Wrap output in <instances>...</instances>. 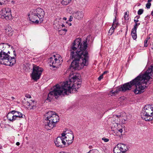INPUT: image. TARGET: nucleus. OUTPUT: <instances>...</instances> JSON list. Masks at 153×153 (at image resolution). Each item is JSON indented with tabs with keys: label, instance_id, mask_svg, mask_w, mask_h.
Masks as SVG:
<instances>
[{
	"label": "nucleus",
	"instance_id": "obj_46",
	"mask_svg": "<svg viewBox=\"0 0 153 153\" xmlns=\"http://www.w3.org/2000/svg\"><path fill=\"white\" fill-rule=\"evenodd\" d=\"M16 144L17 146H19L20 145V143L19 142H17L16 143Z\"/></svg>",
	"mask_w": 153,
	"mask_h": 153
},
{
	"label": "nucleus",
	"instance_id": "obj_5",
	"mask_svg": "<svg viewBox=\"0 0 153 153\" xmlns=\"http://www.w3.org/2000/svg\"><path fill=\"white\" fill-rule=\"evenodd\" d=\"M45 118L44 121L45 127L48 130L53 128L59 120V116L53 111H48L45 114Z\"/></svg>",
	"mask_w": 153,
	"mask_h": 153
},
{
	"label": "nucleus",
	"instance_id": "obj_51",
	"mask_svg": "<svg viewBox=\"0 0 153 153\" xmlns=\"http://www.w3.org/2000/svg\"><path fill=\"white\" fill-rule=\"evenodd\" d=\"M89 148L90 149H91L92 148V146H89Z\"/></svg>",
	"mask_w": 153,
	"mask_h": 153
},
{
	"label": "nucleus",
	"instance_id": "obj_37",
	"mask_svg": "<svg viewBox=\"0 0 153 153\" xmlns=\"http://www.w3.org/2000/svg\"><path fill=\"white\" fill-rule=\"evenodd\" d=\"M20 114H21L22 115V116H23V114L20 112H19V111H17V113H16V114L15 115H20ZM23 117H22V118Z\"/></svg>",
	"mask_w": 153,
	"mask_h": 153
},
{
	"label": "nucleus",
	"instance_id": "obj_1",
	"mask_svg": "<svg viewBox=\"0 0 153 153\" xmlns=\"http://www.w3.org/2000/svg\"><path fill=\"white\" fill-rule=\"evenodd\" d=\"M87 47L86 42L81 43V39L79 38L74 41L71 47V58L73 60L71 65V68L79 70L84 66L88 64L89 56L86 51Z\"/></svg>",
	"mask_w": 153,
	"mask_h": 153
},
{
	"label": "nucleus",
	"instance_id": "obj_4",
	"mask_svg": "<svg viewBox=\"0 0 153 153\" xmlns=\"http://www.w3.org/2000/svg\"><path fill=\"white\" fill-rule=\"evenodd\" d=\"M9 44L6 43H2L0 44V63L6 65L12 66L15 64L16 60L15 57H11L8 53H10V52L7 53L5 52L6 47L9 48Z\"/></svg>",
	"mask_w": 153,
	"mask_h": 153
},
{
	"label": "nucleus",
	"instance_id": "obj_26",
	"mask_svg": "<svg viewBox=\"0 0 153 153\" xmlns=\"http://www.w3.org/2000/svg\"><path fill=\"white\" fill-rule=\"evenodd\" d=\"M115 28L111 27L108 32V35H111L114 31V30Z\"/></svg>",
	"mask_w": 153,
	"mask_h": 153
},
{
	"label": "nucleus",
	"instance_id": "obj_6",
	"mask_svg": "<svg viewBox=\"0 0 153 153\" xmlns=\"http://www.w3.org/2000/svg\"><path fill=\"white\" fill-rule=\"evenodd\" d=\"M141 117L143 119L146 121H150L153 120V105H145L142 110Z\"/></svg>",
	"mask_w": 153,
	"mask_h": 153
},
{
	"label": "nucleus",
	"instance_id": "obj_17",
	"mask_svg": "<svg viewBox=\"0 0 153 153\" xmlns=\"http://www.w3.org/2000/svg\"><path fill=\"white\" fill-rule=\"evenodd\" d=\"M61 18L56 19L54 22V27L56 29H58L59 31H61L60 29L61 28Z\"/></svg>",
	"mask_w": 153,
	"mask_h": 153
},
{
	"label": "nucleus",
	"instance_id": "obj_39",
	"mask_svg": "<svg viewBox=\"0 0 153 153\" xmlns=\"http://www.w3.org/2000/svg\"><path fill=\"white\" fill-rule=\"evenodd\" d=\"M134 22L135 23H137L139 21L138 19H135L134 20Z\"/></svg>",
	"mask_w": 153,
	"mask_h": 153
},
{
	"label": "nucleus",
	"instance_id": "obj_38",
	"mask_svg": "<svg viewBox=\"0 0 153 153\" xmlns=\"http://www.w3.org/2000/svg\"><path fill=\"white\" fill-rule=\"evenodd\" d=\"M26 97H27V98H28L29 99L31 98V96L29 94L26 95Z\"/></svg>",
	"mask_w": 153,
	"mask_h": 153
},
{
	"label": "nucleus",
	"instance_id": "obj_25",
	"mask_svg": "<svg viewBox=\"0 0 153 153\" xmlns=\"http://www.w3.org/2000/svg\"><path fill=\"white\" fill-rule=\"evenodd\" d=\"M72 0H62L61 3L62 4L67 5L70 3Z\"/></svg>",
	"mask_w": 153,
	"mask_h": 153
},
{
	"label": "nucleus",
	"instance_id": "obj_28",
	"mask_svg": "<svg viewBox=\"0 0 153 153\" xmlns=\"http://www.w3.org/2000/svg\"><path fill=\"white\" fill-rule=\"evenodd\" d=\"M135 25L134 26L133 28L132 29L135 30H137V28L138 26L140 25V23H135Z\"/></svg>",
	"mask_w": 153,
	"mask_h": 153
},
{
	"label": "nucleus",
	"instance_id": "obj_52",
	"mask_svg": "<svg viewBox=\"0 0 153 153\" xmlns=\"http://www.w3.org/2000/svg\"><path fill=\"white\" fill-rule=\"evenodd\" d=\"M152 0H148V2H151L152 1Z\"/></svg>",
	"mask_w": 153,
	"mask_h": 153
},
{
	"label": "nucleus",
	"instance_id": "obj_41",
	"mask_svg": "<svg viewBox=\"0 0 153 153\" xmlns=\"http://www.w3.org/2000/svg\"><path fill=\"white\" fill-rule=\"evenodd\" d=\"M126 121V120L125 119H124V120H122V123H125V122Z\"/></svg>",
	"mask_w": 153,
	"mask_h": 153
},
{
	"label": "nucleus",
	"instance_id": "obj_12",
	"mask_svg": "<svg viewBox=\"0 0 153 153\" xmlns=\"http://www.w3.org/2000/svg\"><path fill=\"white\" fill-rule=\"evenodd\" d=\"M54 143L57 147L62 148L68 146V144H66V142L64 140L63 137L62 136L61 137H58L55 140Z\"/></svg>",
	"mask_w": 153,
	"mask_h": 153
},
{
	"label": "nucleus",
	"instance_id": "obj_11",
	"mask_svg": "<svg viewBox=\"0 0 153 153\" xmlns=\"http://www.w3.org/2000/svg\"><path fill=\"white\" fill-rule=\"evenodd\" d=\"M1 17L5 18L7 20H9L12 18L11 10L10 8H3L0 12Z\"/></svg>",
	"mask_w": 153,
	"mask_h": 153
},
{
	"label": "nucleus",
	"instance_id": "obj_43",
	"mask_svg": "<svg viewBox=\"0 0 153 153\" xmlns=\"http://www.w3.org/2000/svg\"><path fill=\"white\" fill-rule=\"evenodd\" d=\"M61 30H61H63V31H65V32H66L67 31V30L65 29V28H64V29H62Z\"/></svg>",
	"mask_w": 153,
	"mask_h": 153
},
{
	"label": "nucleus",
	"instance_id": "obj_35",
	"mask_svg": "<svg viewBox=\"0 0 153 153\" xmlns=\"http://www.w3.org/2000/svg\"><path fill=\"white\" fill-rule=\"evenodd\" d=\"M17 111H16L15 110H13L12 111H10V113H11L13 115L15 113H17Z\"/></svg>",
	"mask_w": 153,
	"mask_h": 153
},
{
	"label": "nucleus",
	"instance_id": "obj_56",
	"mask_svg": "<svg viewBox=\"0 0 153 153\" xmlns=\"http://www.w3.org/2000/svg\"><path fill=\"white\" fill-rule=\"evenodd\" d=\"M71 23H70L69 25L71 26Z\"/></svg>",
	"mask_w": 153,
	"mask_h": 153
},
{
	"label": "nucleus",
	"instance_id": "obj_2",
	"mask_svg": "<svg viewBox=\"0 0 153 153\" xmlns=\"http://www.w3.org/2000/svg\"><path fill=\"white\" fill-rule=\"evenodd\" d=\"M70 74L69 81H66L62 83L57 84L53 87V90L50 91L48 96L47 100L49 101L54 97L57 99L59 96H64L73 93V90L76 91L80 87L81 80L76 74L72 73Z\"/></svg>",
	"mask_w": 153,
	"mask_h": 153
},
{
	"label": "nucleus",
	"instance_id": "obj_10",
	"mask_svg": "<svg viewBox=\"0 0 153 153\" xmlns=\"http://www.w3.org/2000/svg\"><path fill=\"white\" fill-rule=\"evenodd\" d=\"M127 146L122 143H118L114 147L113 151L114 153H125L128 150Z\"/></svg>",
	"mask_w": 153,
	"mask_h": 153
},
{
	"label": "nucleus",
	"instance_id": "obj_22",
	"mask_svg": "<svg viewBox=\"0 0 153 153\" xmlns=\"http://www.w3.org/2000/svg\"><path fill=\"white\" fill-rule=\"evenodd\" d=\"M131 35L133 39L134 40L136 39L137 38L136 30L132 29L131 31Z\"/></svg>",
	"mask_w": 153,
	"mask_h": 153
},
{
	"label": "nucleus",
	"instance_id": "obj_31",
	"mask_svg": "<svg viewBox=\"0 0 153 153\" xmlns=\"http://www.w3.org/2000/svg\"><path fill=\"white\" fill-rule=\"evenodd\" d=\"M143 12V9H139V10L137 11V13L138 15H140L142 14Z\"/></svg>",
	"mask_w": 153,
	"mask_h": 153
},
{
	"label": "nucleus",
	"instance_id": "obj_20",
	"mask_svg": "<svg viewBox=\"0 0 153 153\" xmlns=\"http://www.w3.org/2000/svg\"><path fill=\"white\" fill-rule=\"evenodd\" d=\"M122 127L119 124L117 128L116 129V131H115L113 133L114 134L117 136H120V134H121L123 131Z\"/></svg>",
	"mask_w": 153,
	"mask_h": 153
},
{
	"label": "nucleus",
	"instance_id": "obj_16",
	"mask_svg": "<svg viewBox=\"0 0 153 153\" xmlns=\"http://www.w3.org/2000/svg\"><path fill=\"white\" fill-rule=\"evenodd\" d=\"M37 16L39 18L40 23L43 20V18L45 15V12L41 8H38L34 10Z\"/></svg>",
	"mask_w": 153,
	"mask_h": 153
},
{
	"label": "nucleus",
	"instance_id": "obj_59",
	"mask_svg": "<svg viewBox=\"0 0 153 153\" xmlns=\"http://www.w3.org/2000/svg\"><path fill=\"white\" fill-rule=\"evenodd\" d=\"M152 48V49H153V48Z\"/></svg>",
	"mask_w": 153,
	"mask_h": 153
},
{
	"label": "nucleus",
	"instance_id": "obj_49",
	"mask_svg": "<svg viewBox=\"0 0 153 153\" xmlns=\"http://www.w3.org/2000/svg\"><path fill=\"white\" fill-rule=\"evenodd\" d=\"M13 53L15 56V57H16V52H15V51H13Z\"/></svg>",
	"mask_w": 153,
	"mask_h": 153
},
{
	"label": "nucleus",
	"instance_id": "obj_13",
	"mask_svg": "<svg viewBox=\"0 0 153 153\" xmlns=\"http://www.w3.org/2000/svg\"><path fill=\"white\" fill-rule=\"evenodd\" d=\"M30 20L32 22L36 24L39 23V18L37 16L34 10H32L30 12V14L29 15Z\"/></svg>",
	"mask_w": 153,
	"mask_h": 153
},
{
	"label": "nucleus",
	"instance_id": "obj_18",
	"mask_svg": "<svg viewBox=\"0 0 153 153\" xmlns=\"http://www.w3.org/2000/svg\"><path fill=\"white\" fill-rule=\"evenodd\" d=\"M74 17L78 20H81L82 19L84 16V14L82 11H78L73 14Z\"/></svg>",
	"mask_w": 153,
	"mask_h": 153
},
{
	"label": "nucleus",
	"instance_id": "obj_8",
	"mask_svg": "<svg viewBox=\"0 0 153 153\" xmlns=\"http://www.w3.org/2000/svg\"><path fill=\"white\" fill-rule=\"evenodd\" d=\"M43 71L42 68L36 65H33V72L31 74L32 79L34 81L39 79L42 74Z\"/></svg>",
	"mask_w": 153,
	"mask_h": 153
},
{
	"label": "nucleus",
	"instance_id": "obj_57",
	"mask_svg": "<svg viewBox=\"0 0 153 153\" xmlns=\"http://www.w3.org/2000/svg\"><path fill=\"white\" fill-rule=\"evenodd\" d=\"M0 4H1V5L2 4H1V3L0 2Z\"/></svg>",
	"mask_w": 153,
	"mask_h": 153
},
{
	"label": "nucleus",
	"instance_id": "obj_19",
	"mask_svg": "<svg viewBox=\"0 0 153 153\" xmlns=\"http://www.w3.org/2000/svg\"><path fill=\"white\" fill-rule=\"evenodd\" d=\"M5 32L9 36H11L13 34V29L10 26H7L5 29Z\"/></svg>",
	"mask_w": 153,
	"mask_h": 153
},
{
	"label": "nucleus",
	"instance_id": "obj_36",
	"mask_svg": "<svg viewBox=\"0 0 153 153\" xmlns=\"http://www.w3.org/2000/svg\"><path fill=\"white\" fill-rule=\"evenodd\" d=\"M103 74L101 75L98 78V79L100 81V80L101 79H102L103 78Z\"/></svg>",
	"mask_w": 153,
	"mask_h": 153
},
{
	"label": "nucleus",
	"instance_id": "obj_27",
	"mask_svg": "<svg viewBox=\"0 0 153 153\" xmlns=\"http://www.w3.org/2000/svg\"><path fill=\"white\" fill-rule=\"evenodd\" d=\"M118 23V22L115 19L113 21L112 27L115 28Z\"/></svg>",
	"mask_w": 153,
	"mask_h": 153
},
{
	"label": "nucleus",
	"instance_id": "obj_23",
	"mask_svg": "<svg viewBox=\"0 0 153 153\" xmlns=\"http://www.w3.org/2000/svg\"><path fill=\"white\" fill-rule=\"evenodd\" d=\"M118 124L116 123H114L112 124L111 126V128L112 131H113L114 132L116 131V129L118 126Z\"/></svg>",
	"mask_w": 153,
	"mask_h": 153
},
{
	"label": "nucleus",
	"instance_id": "obj_54",
	"mask_svg": "<svg viewBox=\"0 0 153 153\" xmlns=\"http://www.w3.org/2000/svg\"><path fill=\"white\" fill-rule=\"evenodd\" d=\"M63 19L66 20L67 19V18L65 17H64L63 18Z\"/></svg>",
	"mask_w": 153,
	"mask_h": 153
},
{
	"label": "nucleus",
	"instance_id": "obj_29",
	"mask_svg": "<svg viewBox=\"0 0 153 153\" xmlns=\"http://www.w3.org/2000/svg\"><path fill=\"white\" fill-rule=\"evenodd\" d=\"M13 115L11 113H8L7 115V117L8 120H10V119H12V118Z\"/></svg>",
	"mask_w": 153,
	"mask_h": 153
},
{
	"label": "nucleus",
	"instance_id": "obj_48",
	"mask_svg": "<svg viewBox=\"0 0 153 153\" xmlns=\"http://www.w3.org/2000/svg\"><path fill=\"white\" fill-rule=\"evenodd\" d=\"M61 28L63 27H65V25L63 24H62V25H61Z\"/></svg>",
	"mask_w": 153,
	"mask_h": 153
},
{
	"label": "nucleus",
	"instance_id": "obj_42",
	"mask_svg": "<svg viewBox=\"0 0 153 153\" xmlns=\"http://www.w3.org/2000/svg\"><path fill=\"white\" fill-rule=\"evenodd\" d=\"M148 18H149V16H146L145 18V19L146 20Z\"/></svg>",
	"mask_w": 153,
	"mask_h": 153
},
{
	"label": "nucleus",
	"instance_id": "obj_7",
	"mask_svg": "<svg viewBox=\"0 0 153 153\" xmlns=\"http://www.w3.org/2000/svg\"><path fill=\"white\" fill-rule=\"evenodd\" d=\"M50 65L53 68H57L62 64V60L59 55H54L49 59Z\"/></svg>",
	"mask_w": 153,
	"mask_h": 153
},
{
	"label": "nucleus",
	"instance_id": "obj_40",
	"mask_svg": "<svg viewBox=\"0 0 153 153\" xmlns=\"http://www.w3.org/2000/svg\"><path fill=\"white\" fill-rule=\"evenodd\" d=\"M73 19V17L72 16H70V19H69V21H70V22H71L72 21V19Z\"/></svg>",
	"mask_w": 153,
	"mask_h": 153
},
{
	"label": "nucleus",
	"instance_id": "obj_15",
	"mask_svg": "<svg viewBox=\"0 0 153 153\" xmlns=\"http://www.w3.org/2000/svg\"><path fill=\"white\" fill-rule=\"evenodd\" d=\"M133 86V80L131 81L123 84V85H121L122 91L125 92L127 90H130L131 89V87Z\"/></svg>",
	"mask_w": 153,
	"mask_h": 153
},
{
	"label": "nucleus",
	"instance_id": "obj_24",
	"mask_svg": "<svg viewBox=\"0 0 153 153\" xmlns=\"http://www.w3.org/2000/svg\"><path fill=\"white\" fill-rule=\"evenodd\" d=\"M13 117L12 119H10V121H13L15 120L17 117H19V118H22V115L20 114V115H13Z\"/></svg>",
	"mask_w": 153,
	"mask_h": 153
},
{
	"label": "nucleus",
	"instance_id": "obj_53",
	"mask_svg": "<svg viewBox=\"0 0 153 153\" xmlns=\"http://www.w3.org/2000/svg\"><path fill=\"white\" fill-rule=\"evenodd\" d=\"M147 44H146V43H145H145H144V46H145V47H147Z\"/></svg>",
	"mask_w": 153,
	"mask_h": 153
},
{
	"label": "nucleus",
	"instance_id": "obj_58",
	"mask_svg": "<svg viewBox=\"0 0 153 153\" xmlns=\"http://www.w3.org/2000/svg\"><path fill=\"white\" fill-rule=\"evenodd\" d=\"M127 27V29H128V27Z\"/></svg>",
	"mask_w": 153,
	"mask_h": 153
},
{
	"label": "nucleus",
	"instance_id": "obj_30",
	"mask_svg": "<svg viewBox=\"0 0 153 153\" xmlns=\"http://www.w3.org/2000/svg\"><path fill=\"white\" fill-rule=\"evenodd\" d=\"M124 18L126 20H128L129 19L128 15L127 14V12L125 13Z\"/></svg>",
	"mask_w": 153,
	"mask_h": 153
},
{
	"label": "nucleus",
	"instance_id": "obj_50",
	"mask_svg": "<svg viewBox=\"0 0 153 153\" xmlns=\"http://www.w3.org/2000/svg\"><path fill=\"white\" fill-rule=\"evenodd\" d=\"M11 98L12 100H14L15 99V97H11Z\"/></svg>",
	"mask_w": 153,
	"mask_h": 153
},
{
	"label": "nucleus",
	"instance_id": "obj_32",
	"mask_svg": "<svg viewBox=\"0 0 153 153\" xmlns=\"http://www.w3.org/2000/svg\"><path fill=\"white\" fill-rule=\"evenodd\" d=\"M120 117H122L121 115H114L113 116V118H116L117 117V118H120ZM118 119V118H117V120Z\"/></svg>",
	"mask_w": 153,
	"mask_h": 153
},
{
	"label": "nucleus",
	"instance_id": "obj_47",
	"mask_svg": "<svg viewBox=\"0 0 153 153\" xmlns=\"http://www.w3.org/2000/svg\"><path fill=\"white\" fill-rule=\"evenodd\" d=\"M147 41H148V40L147 39H146L145 40V41H144V43L145 44L147 43Z\"/></svg>",
	"mask_w": 153,
	"mask_h": 153
},
{
	"label": "nucleus",
	"instance_id": "obj_55",
	"mask_svg": "<svg viewBox=\"0 0 153 153\" xmlns=\"http://www.w3.org/2000/svg\"><path fill=\"white\" fill-rule=\"evenodd\" d=\"M65 153V152H60V153Z\"/></svg>",
	"mask_w": 153,
	"mask_h": 153
},
{
	"label": "nucleus",
	"instance_id": "obj_34",
	"mask_svg": "<svg viewBox=\"0 0 153 153\" xmlns=\"http://www.w3.org/2000/svg\"><path fill=\"white\" fill-rule=\"evenodd\" d=\"M102 140L104 141L105 142H106L109 141V139L107 138H106L104 137H103L102 138Z\"/></svg>",
	"mask_w": 153,
	"mask_h": 153
},
{
	"label": "nucleus",
	"instance_id": "obj_44",
	"mask_svg": "<svg viewBox=\"0 0 153 153\" xmlns=\"http://www.w3.org/2000/svg\"><path fill=\"white\" fill-rule=\"evenodd\" d=\"M107 73H108V71H105L103 72V74H103V75H104V74H107Z\"/></svg>",
	"mask_w": 153,
	"mask_h": 153
},
{
	"label": "nucleus",
	"instance_id": "obj_33",
	"mask_svg": "<svg viewBox=\"0 0 153 153\" xmlns=\"http://www.w3.org/2000/svg\"><path fill=\"white\" fill-rule=\"evenodd\" d=\"M151 4L150 2H148L146 4V7L147 8L149 9L151 6Z\"/></svg>",
	"mask_w": 153,
	"mask_h": 153
},
{
	"label": "nucleus",
	"instance_id": "obj_14",
	"mask_svg": "<svg viewBox=\"0 0 153 153\" xmlns=\"http://www.w3.org/2000/svg\"><path fill=\"white\" fill-rule=\"evenodd\" d=\"M28 109L35 111L36 108V102L34 100H27L25 102Z\"/></svg>",
	"mask_w": 153,
	"mask_h": 153
},
{
	"label": "nucleus",
	"instance_id": "obj_21",
	"mask_svg": "<svg viewBox=\"0 0 153 153\" xmlns=\"http://www.w3.org/2000/svg\"><path fill=\"white\" fill-rule=\"evenodd\" d=\"M122 90L123 89H122V87L120 86H118L114 91H112L110 92L111 93V95H115L117 94L120 91H122Z\"/></svg>",
	"mask_w": 153,
	"mask_h": 153
},
{
	"label": "nucleus",
	"instance_id": "obj_9",
	"mask_svg": "<svg viewBox=\"0 0 153 153\" xmlns=\"http://www.w3.org/2000/svg\"><path fill=\"white\" fill-rule=\"evenodd\" d=\"M64 140L66 141V144L68 146L72 143L74 140V136L73 132L71 131H65L62 134Z\"/></svg>",
	"mask_w": 153,
	"mask_h": 153
},
{
	"label": "nucleus",
	"instance_id": "obj_45",
	"mask_svg": "<svg viewBox=\"0 0 153 153\" xmlns=\"http://www.w3.org/2000/svg\"><path fill=\"white\" fill-rule=\"evenodd\" d=\"M139 18H140V16H137L135 18V19H138Z\"/></svg>",
	"mask_w": 153,
	"mask_h": 153
},
{
	"label": "nucleus",
	"instance_id": "obj_3",
	"mask_svg": "<svg viewBox=\"0 0 153 153\" xmlns=\"http://www.w3.org/2000/svg\"><path fill=\"white\" fill-rule=\"evenodd\" d=\"M153 76V66L149 67L144 74H141L133 79V85L135 86L134 91L136 94H139L144 91L146 85L149 83V80Z\"/></svg>",
	"mask_w": 153,
	"mask_h": 153
}]
</instances>
